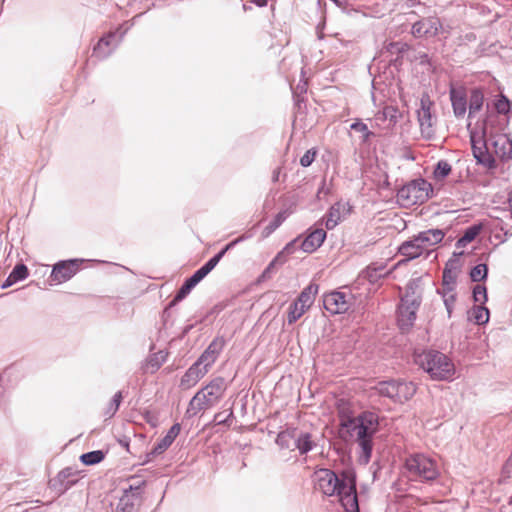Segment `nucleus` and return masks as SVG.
<instances>
[{
    "instance_id": "obj_1",
    "label": "nucleus",
    "mask_w": 512,
    "mask_h": 512,
    "mask_svg": "<svg viewBox=\"0 0 512 512\" xmlns=\"http://www.w3.org/2000/svg\"><path fill=\"white\" fill-rule=\"evenodd\" d=\"M378 428V418L372 412L346 419L340 423L339 434L344 440H355L361 450L365 462H368L372 453V438Z\"/></svg>"
},
{
    "instance_id": "obj_14",
    "label": "nucleus",
    "mask_w": 512,
    "mask_h": 512,
    "mask_svg": "<svg viewBox=\"0 0 512 512\" xmlns=\"http://www.w3.org/2000/svg\"><path fill=\"white\" fill-rule=\"evenodd\" d=\"M470 140L473 155L477 162L486 166H490L493 160L486 144L484 126H482L479 130H472L470 132Z\"/></svg>"
},
{
    "instance_id": "obj_46",
    "label": "nucleus",
    "mask_w": 512,
    "mask_h": 512,
    "mask_svg": "<svg viewBox=\"0 0 512 512\" xmlns=\"http://www.w3.org/2000/svg\"><path fill=\"white\" fill-rule=\"evenodd\" d=\"M251 1L259 7H263V6L267 5V0H251Z\"/></svg>"
},
{
    "instance_id": "obj_42",
    "label": "nucleus",
    "mask_w": 512,
    "mask_h": 512,
    "mask_svg": "<svg viewBox=\"0 0 512 512\" xmlns=\"http://www.w3.org/2000/svg\"><path fill=\"white\" fill-rule=\"evenodd\" d=\"M495 108L498 113L506 114L510 111V102L506 97L501 96V98L496 101Z\"/></svg>"
},
{
    "instance_id": "obj_27",
    "label": "nucleus",
    "mask_w": 512,
    "mask_h": 512,
    "mask_svg": "<svg viewBox=\"0 0 512 512\" xmlns=\"http://www.w3.org/2000/svg\"><path fill=\"white\" fill-rule=\"evenodd\" d=\"M28 274H29V272H28V268L26 267V265L18 264L13 268L12 272L7 277L5 284L3 286L4 287L11 286L16 282L27 278Z\"/></svg>"
},
{
    "instance_id": "obj_12",
    "label": "nucleus",
    "mask_w": 512,
    "mask_h": 512,
    "mask_svg": "<svg viewBox=\"0 0 512 512\" xmlns=\"http://www.w3.org/2000/svg\"><path fill=\"white\" fill-rule=\"evenodd\" d=\"M82 263L83 260L80 259H71L57 262L53 266L49 276L50 284L58 285L69 281L78 273Z\"/></svg>"
},
{
    "instance_id": "obj_47",
    "label": "nucleus",
    "mask_w": 512,
    "mask_h": 512,
    "mask_svg": "<svg viewBox=\"0 0 512 512\" xmlns=\"http://www.w3.org/2000/svg\"><path fill=\"white\" fill-rule=\"evenodd\" d=\"M396 46H398V43H390L388 46V49L391 50L392 48H395Z\"/></svg>"
},
{
    "instance_id": "obj_7",
    "label": "nucleus",
    "mask_w": 512,
    "mask_h": 512,
    "mask_svg": "<svg viewBox=\"0 0 512 512\" xmlns=\"http://www.w3.org/2000/svg\"><path fill=\"white\" fill-rule=\"evenodd\" d=\"M380 396L387 397L394 402L403 403L411 399L416 393L413 382L390 380L379 382L373 388Z\"/></svg>"
},
{
    "instance_id": "obj_30",
    "label": "nucleus",
    "mask_w": 512,
    "mask_h": 512,
    "mask_svg": "<svg viewBox=\"0 0 512 512\" xmlns=\"http://www.w3.org/2000/svg\"><path fill=\"white\" fill-rule=\"evenodd\" d=\"M484 102V95L481 90L474 89L471 91L470 100H469V116L473 113L478 112Z\"/></svg>"
},
{
    "instance_id": "obj_29",
    "label": "nucleus",
    "mask_w": 512,
    "mask_h": 512,
    "mask_svg": "<svg viewBox=\"0 0 512 512\" xmlns=\"http://www.w3.org/2000/svg\"><path fill=\"white\" fill-rule=\"evenodd\" d=\"M336 409L338 411V415H339V418H340V423L341 422H345L346 419H353L354 417H352V405L350 403V401L344 399V398H340V399H337L336 401Z\"/></svg>"
},
{
    "instance_id": "obj_49",
    "label": "nucleus",
    "mask_w": 512,
    "mask_h": 512,
    "mask_svg": "<svg viewBox=\"0 0 512 512\" xmlns=\"http://www.w3.org/2000/svg\"><path fill=\"white\" fill-rule=\"evenodd\" d=\"M361 126H362V131L367 129V126L365 124H361Z\"/></svg>"
},
{
    "instance_id": "obj_5",
    "label": "nucleus",
    "mask_w": 512,
    "mask_h": 512,
    "mask_svg": "<svg viewBox=\"0 0 512 512\" xmlns=\"http://www.w3.org/2000/svg\"><path fill=\"white\" fill-rule=\"evenodd\" d=\"M405 468L413 478L421 481H433L439 476L436 461L421 453L409 455Z\"/></svg>"
},
{
    "instance_id": "obj_10",
    "label": "nucleus",
    "mask_w": 512,
    "mask_h": 512,
    "mask_svg": "<svg viewBox=\"0 0 512 512\" xmlns=\"http://www.w3.org/2000/svg\"><path fill=\"white\" fill-rule=\"evenodd\" d=\"M315 489L327 496L337 494L342 489L343 473L339 478L329 469H320L314 474Z\"/></svg>"
},
{
    "instance_id": "obj_35",
    "label": "nucleus",
    "mask_w": 512,
    "mask_h": 512,
    "mask_svg": "<svg viewBox=\"0 0 512 512\" xmlns=\"http://www.w3.org/2000/svg\"><path fill=\"white\" fill-rule=\"evenodd\" d=\"M196 285L188 278L177 292L173 303L183 300Z\"/></svg>"
},
{
    "instance_id": "obj_37",
    "label": "nucleus",
    "mask_w": 512,
    "mask_h": 512,
    "mask_svg": "<svg viewBox=\"0 0 512 512\" xmlns=\"http://www.w3.org/2000/svg\"><path fill=\"white\" fill-rule=\"evenodd\" d=\"M487 266L485 264L476 265L470 272L473 281L478 282L483 280L487 275Z\"/></svg>"
},
{
    "instance_id": "obj_33",
    "label": "nucleus",
    "mask_w": 512,
    "mask_h": 512,
    "mask_svg": "<svg viewBox=\"0 0 512 512\" xmlns=\"http://www.w3.org/2000/svg\"><path fill=\"white\" fill-rule=\"evenodd\" d=\"M472 319L476 324L482 325L489 320V311L486 307L479 305L472 309Z\"/></svg>"
},
{
    "instance_id": "obj_2",
    "label": "nucleus",
    "mask_w": 512,
    "mask_h": 512,
    "mask_svg": "<svg viewBox=\"0 0 512 512\" xmlns=\"http://www.w3.org/2000/svg\"><path fill=\"white\" fill-rule=\"evenodd\" d=\"M414 360L433 380H451L455 374L453 362L441 352L422 351L415 353Z\"/></svg>"
},
{
    "instance_id": "obj_41",
    "label": "nucleus",
    "mask_w": 512,
    "mask_h": 512,
    "mask_svg": "<svg viewBox=\"0 0 512 512\" xmlns=\"http://www.w3.org/2000/svg\"><path fill=\"white\" fill-rule=\"evenodd\" d=\"M479 233V228L471 227L466 230L465 234L459 239L458 243L461 245H465L475 239V237Z\"/></svg>"
},
{
    "instance_id": "obj_6",
    "label": "nucleus",
    "mask_w": 512,
    "mask_h": 512,
    "mask_svg": "<svg viewBox=\"0 0 512 512\" xmlns=\"http://www.w3.org/2000/svg\"><path fill=\"white\" fill-rule=\"evenodd\" d=\"M432 192V186L428 181L417 179L404 185L398 191L397 198L402 206L410 207L427 201Z\"/></svg>"
},
{
    "instance_id": "obj_31",
    "label": "nucleus",
    "mask_w": 512,
    "mask_h": 512,
    "mask_svg": "<svg viewBox=\"0 0 512 512\" xmlns=\"http://www.w3.org/2000/svg\"><path fill=\"white\" fill-rule=\"evenodd\" d=\"M451 171L452 166L446 160H440L433 171V179L436 182H442Z\"/></svg>"
},
{
    "instance_id": "obj_17",
    "label": "nucleus",
    "mask_w": 512,
    "mask_h": 512,
    "mask_svg": "<svg viewBox=\"0 0 512 512\" xmlns=\"http://www.w3.org/2000/svg\"><path fill=\"white\" fill-rule=\"evenodd\" d=\"M208 369L201 367V365L195 362L182 376L180 380V387L183 390L194 387L207 373Z\"/></svg>"
},
{
    "instance_id": "obj_48",
    "label": "nucleus",
    "mask_w": 512,
    "mask_h": 512,
    "mask_svg": "<svg viewBox=\"0 0 512 512\" xmlns=\"http://www.w3.org/2000/svg\"><path fill=\"white\" fill-rule=\"evenodd\" d=\"M373 272H377V271L374 269ZM368 275H369V278H372V271L371 270H368Z\"/></svg>"
},
{
    "instance_id": "obj_40",
    "label": "nucleus",
    "mask_w": 512,
    "mask_h": 512,
    "mask_svg": "<svg viewBox=\"0 0 512 512\" xmlns=\"http://www.w3.org/2000/svg\"><path fill=\"white\" fill-rule=\"evenodd\" d=\"M316 155L317 150L315 148L307 150L305 154L300 158V165L303 167L310 166L315 160Z\"/></svg>"
},
{
    "instance_id": "obj_25",
    "label": "nucleus",
    "mask_w": 512,
    "mask_h": 512,
    "mask_svg": "<svg viewBox=\"0 0 512 512\" xmlns=\"http://www.w3.org/2000/svg\"><path fill=\"white\" fill-rule=\"evenodd\" d=\"M294 446L300 454H306L313 449L315 443L311 433L303 432L298 436L295 435Z\"/></svg>"
},
{
    "instance_id": "obj_24",
    "label": "nucleus",
    "mask_w": 512,
    "mask_h": 512,
    "mask_svg": "<svg viewBox=\"0 0 512 512\" xmlns=\"http://www.w3.org/2000/svg\"><path fill=\"white\" fill-rule=\"evenodd\" d=\"M398 252L407 259H415L421 256L424 253V250L420 243L416 241L415 236L411 240L402 243Z\"/></svg>"
},
{
    "instance_id": "obj_13",
    "label": "nucleus",
    "mask_w": 512,
    "mask_h": 512,
    "mask_svg": "<svg viewBox=\"0 0 512 512\" xmlns=\"http://www.w3.org/2000/svg\"><path fill=\"white\" fill-rule=\"evenodd\" d=\"M353 304V296L351 293L332 291L323 296L324 308L331 314L346 313Z\"/></svg>"
},
{
    "instance_id": "obj_21",
    "label": "nucleus",
    "mask_w": 512,
    "mask_h": 512,
    "mask_svg": "<svg viewBox=\"0 0 512 512\" xmlns=\"http://www.w3.org/2000/svg\"><path fill=\"white\" fill-rule=\"evenodd\" d=\"M326 239V232L321 229L312 231L302 242L301 248L304 252L312 253L318 249Z\"/></svg>"
},
{
    "instance_id": "obj_19",
    "label": "nucleus",
    "mask_w": 512,
    "mask_h": 512,
    "mask_svg": "<svg viewBox=\"0 0 512 512\" xmlns=\"http://www.w3.org/2000/svg\"><path fill=\"white\" fill-rule=\"evenodd\" d=\"M444 232L440 229H430L420 232L416 236V241L423 247L424 252L429 251L433 246L440 243L444 238Z\"/></svg>"
},
{
    "instance_id": "obj_36",
    "label": "nucleus",
    "mask_w": 512,
    "mask_h": 512,
    "mask_svg": "<svg viewBox=\"0 0 512 512\" xmlns=\"http://www.w3.org/2000/svg\"><path fill=\"white\" fill-rule=\"evenodd\" d=\"M284 217L281 213L277 214L276 217L264 228L263 237H268L273 233L283 222Z\"/></svg>"
},
{
    "instance_id": "obj_34",
    "label": "nucleus",
    "mask_w": 512,
    "mask_h": 512,
    "mask_svg": "<svg viewBox=\"0 0 512 512\" xmlns=\"http://www.w3.org/2000/svg\"><path fill=\"white\" fill-rule=\"evenodd\" d=\"M442 295L448 315L450 316L456 302V293L454 292V288L442 289Z\"/></svg>"
},
{
    "instance_id": "obj_38",
    "label": "nucleus",
    "mask_w": 512,
    "mask_h": 512,
    "mask_svg": "<svg viewBox=\"0 0 512 512\" xmlns=\"http://www.w3.org/2000/svg\"><path fill=\"white\" fill-rule=\"evenodd\" d=\"M455 275L451 269L445 268L443 271L442 289L454 288Z\"/></svg>"
},
{
    "instance_id": "obj_3",
    "label": "nucleus",
    "mask_w": 512,
    "mask_h": 512,
    "mask_svg": "<svg viewBox=\"0 0 512 512\" xmlns=\"http://www.w3.org/2000/svg\"><path fill=\"white\" fill-rule=\"evenodd\" d=\"M225 390L226 386L222 377L212 379L192 397L186 414L195 416L200 411L211 408L223 397Z\"/></svg>"
},
{
    "instance_id": "obj_32",
    "label": "nucleus",
    "mask_w": 512,
    "mask_h": 512,
    "mask_svg": "<svg viewBox=\"0 0 512 512\" xmlns=\"http://www.w3.org/2000/svg\"><path fill=\"white\" fill-rule=\"evenodd\" d=\"M105 454L101 450H95L88 453H84L80 456V460L85 465H95L103 461Z\"/></svg>"
},
{
    "instance_id": "obj_9",
    "label": "nucleus",
    "mask_w": 512,
    "mask_h": 512,
    "mask_svg": "<svg viewBox=\"0 0 512 512\" xmlns=\"http://www.w3.org/2000/svg\"><path fill=\"white\" fill-rule=\"evenodd\" d=\"M337 495L346 512H359L355 476L352 472H343L342 489Z\"/></svg>"
},
{
    "instance_id": "obj_15",
    "label": "nucleus",
    "mask_w": 512,
    "mask_h": 512,
    "mask_svg": "<svg viewBox=\"0 0 512 512\" xmlns=\"http://www.w3.org/2000/svg\"><path fill=\"white\" fill-rule=\"evenodd\" d=\"M352 206L348 202L338 201L332 205L325 217V226L331 230L338 225L342 219L351 213Z\"/></svg>"
},
{
    "instance_id": "obj_8",
    "label": "nucleus",
    "mask_w": 512,
    "mask_h": 512,
    "mask_svg": "<svg viewBox=\"0 0 512 512\" xmlns=\"http://www.w3.org/2000/svg\"><path fill=\"white\" fill-rule=\"evenodd\" d=\"M318 290L319 286L315 283H310L303 289L296 301L289 306L287 315L289 324L295 323L310 309L314 303Z\"/></svg>"
},
{
    "instance_id": "obj_23",
    "label": "nucleus",
    "mask_w": 512,
    "mask_h": 512,
    "mask_svg": "<svg viewBox=\"0 0 512 512\" xmlns=\"http://www.w3.org/2000/svg\"><path fill=\"white\" fill-rule=\"evenodd\" d=\"M115 46V33L109 32L107 35L103 36L99 39L97 44L94 47V53L98 58H106L112 52L113 47Z\"/></svg>"
},
{
    "instance_id": "obj_4",
    "label": "nucleus",
    "mask_w": 512,
    "mask_h": 512,
    "mask_svg": "<svg viewBox=\"0 0 512 512\" xmlns=\"http://www.w3.org/2000/svg\"><path fill=\"white\" fill-rule=\"evenodd\" d=\"M421 302V291L417 281H410L405 288L398 307V325L401 330H409L416 319V313Z\"/></svg>"
},
{
    "instance_id": "obj_20",
    "label": "nucleus",
    "mask_w": 512,
    "mask_h": 512,
    "mask_svg": "<svg viewBox=\"0 0 512 512\" xmlns=\"http://www.w3.org/2000/svg\"><path fill=\"white\" fill-rule=\"evenodd\" d=\"M232 244L227 245L222 251L212 257L204 266L198 269L189 279L195 285H197L208 273H210L215 266L218 264L220 259L226 253V251L230 248Z\"/></svg>"
},
{
    "instance_id": "obj_18",
    "label": "nucleus",
    "mask_w": 512,
    "mask_h": 512,
    "mask_svg": "<svg viewBox=\"0 0 512 512\" xmlns=\"http://www.w3.org/2000/svg\"><path fill=\"white\" fill-rule=\"evenodd\" d=\"M440 26L441 25L437 19H422L412 26V34L415 37L435 36L438 34Z\"/></svg>"
},
{
    "instance_id": "obj_22",
    "label": "nucleus",
    "mask_w": 512,
    "mask_h": 512,
    "mask_svg": "<svg viewBox=\"0 0 512 512\" xmlns=\"http://www.w3.org/2000/svg\"><path fill=\"white\" fill-rule=\"evenodd\" d=\"M450 99L452 102V107L455 115L457 117H462L466 113L467 109V101H466V94L463 89H456L451 88L450 89Z\"/></svg>"
},
{
    "instance_id": "obj_39",
    "label": "nucleus",
    "mask_w": 512,
    "mask_h": 512,
    "mask_svg": "<svg viewBox=\"0 0 512 512\" xmlns=\"http://www.w3.org/2000/svg\"><path fill=\"white\" fill-rule=\"evenodd\" d=\"M473 298L475 302L484 304L487 301V291L482 285H476L473 289Z\"/></svg>"
},
{
    "instance_id": "obj_45",
    "label": "nucleus",
    "mask_w": 512,
    "mask_h": 512,
    "mask_svg": "<svg viewBox=\"0 0 512 512\" xmlns=\"http://www.w3.org/2000/svg\"><path fill=\"white\" fill-rule=\"evenodd\" d=\"M121 400H122L121 392L116 393L114 398H113V402L115 404V410L118 409V407H119V405L121 403Z\"/></svg>"
},
{
    "instance_id": "obj_16",
    "label": "nucleus",
    "mask_w": 512,
    "mask_h": 512,
    "mask_svg": "<svg viewBox=\"0 0 512 512\" xmlns=\"http://www.w3.org/2000/svg\"><path fill=\"white\" fill-rule=\"evenodd\" d=\"M224 346L225 340L223 337L215 338L196 362L200 365L203 364V367L209 370L211 365L216 361L220 352L223 350Z\"/></svg>"
},
{
    "instance_id": "obj_44",
    "label": "nucleus",
    "mask_w": 512,
    "mask_h": 512,
    "mask_svg": "<svg viewBox=\"0 0 512 512\" xmlns=\"http://www.w3.org/2000/svg\"><path fill=\"white\" fill-rule=\"evenodd\" d=\"M144 420L152 427H156L159 423L158 415L150 410H145L143 413Z\"/></svg>"
},
{
    "instance_id": "obj_43",
    "label": "nucleus",
    "mask_w": 512,
    "mask_h": 512,
    "mask_svg": "<svg viewBox=\"0 0 512 512\" xmlns=\"http://www.w3.org/2000/svg\"><path fill=\"white\" fill-rule=\"evenodd\" d=\"M232 416H233L232 410H228L227 412H219V413L215 414L214 422L217 425L227 424L229 419L232 418Z\"/></svg>"
},
{
    "instance_id": "obj_26",
    "label": "nucleus",
    "mask_w": 512,
    "mask_h": 512,
    "mask_svg": "<svg viewBox=\"0 0 512 512\" xmlns=\"http://www.w3.org/2000/svg\"><path fill=\"white\" fill-rule=\"evenodd\" d=\"M295 434H296L295 428L286 429L284 431H281L277 436L276 443L281 448L293 450L295 448V446H294Z\"/></svg>"
},
{
    "instance_id": "obj_11",
    "label": "nucleus",
    "mask_w": 512,
    "mask_h": 512,
    "mask_svg": "<svg viewBox=\"0 0 512 512\" xmlns=\"http://www.w3.org/2000/svg\"><path fill=\"white\" fill-rule=\"evenodd\" d=\"M434 106L433 101L428 94H424L420 100V108L418 110V121L421 134L426 139H431L435 135V117L431 110Z\"/></svg>"
},
{
    "instance_id": "obj_28",
    "label": "nucleus",
    "mask_w": 512,
    "mask_h": 512,
    "mask_svg": "<svg viewBox=\"0 0 512 512\" xmlns=\"http://www.w3.org/2000/svg\"><path fill=\"white\" fill-rule=\"evenodd\" d=\"M179 433H180V425L178 423L174 424L169 429L167 434L157 444L156 450H159V451L166 450L173 443V441L176 439V437L178 436Z\"/></svg>"
}]
</instances>
